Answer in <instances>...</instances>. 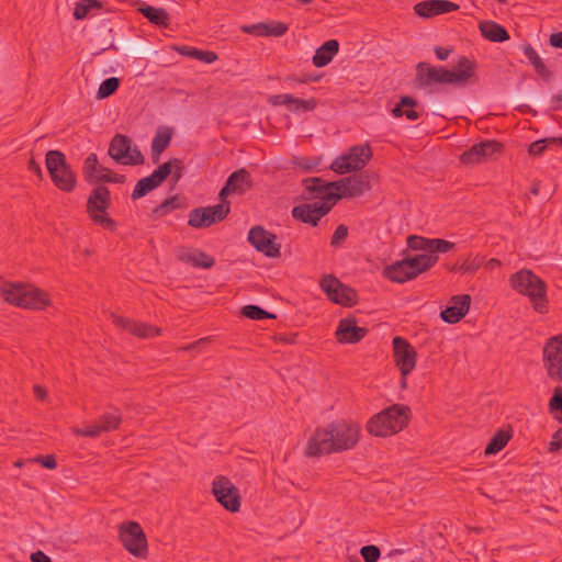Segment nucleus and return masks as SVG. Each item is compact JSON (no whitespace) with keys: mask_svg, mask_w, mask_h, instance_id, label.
Returning a JSON list of instances; mask_svg holds the SVG:
<instances>
[{"mask_svg":"<svg viewBox=\"0 0 562 562\" xmlns=\"http://www.w3.org/2000/svg\"><path fill=\"white\" fill-rule=\"evenodd\" d=\"M360 439V426L357 423L338 420L326 427L316 428L307 440L305 454L319 457L352 449Z\"/></svg>","mask_w":562,"mask_h":562,"instance_id":"obj_1","label":"nucleus"},{"mask_svg":"<svg viewBox=\"0 0 562 562\" xmlns=\"http://www.w3.org/2000/svg\"><path fill=\"white\" fill-rule=\"evenodd\" d=\"M476 64L468 57H461L457 69L437 67L426 61L416 65L415 86L428 92H434L438 85L465 86L475 77Z\"/></svg>","mask_w":562,"mask_h":562,"instance_id":"obj_2","label":"nucleus"},{"mask_svg":"<svg viewBox=\"0 0 562 562\" xmlns=\"http://www.w3.org/2000/svg\"><path fill=\"white\" fill-rule=\"evenodd\" d=\"M409 414L408 406L394 404L371 417L367 430L378 437L392 436L406 427Z\"/></svg>","mask_w":562,"mask_h":562,"instance_id":"obj_3","label":"nucleus"},{"mask_svg":"<svg viewBox=\"0 0 562 562\" xmlns=\"http://www.w3.org/2000/svg\"><path fill=\"white\" fill-rule=\"evenodd\" d=\"M509 283L515 291L529 297L536 312H548L546 283L531 270H519L510 277Z\"/></svg>","mask_w":562,"mask_h":562,"instance_id":"obj_4","label":"nucleus"},{"mask_svg":"<svg viewBox=\"0 0 562 562\" xmlns=\"http://www.w3.org/2000/svg\"><path fill=\"white\" fill-rule=\"evenodd\" d=\"M1 294L8 303L22 308L43 310L50 303L44 291L20 282L5 283L1 288Z\"/></svg>","mask_w":562,"mask_h":562,"instance_id":"obj_5","label":"nucleus"},{"mask_svg":"<svg viewBox=\"0 0 562 562\" xmlns=\"http://www.w3.org/2000/svg\"><path fill=\"white\" fill-rule=\"evenodd\" d=\"M438 261L435 255H416L395 261L384 269V277L392 282L404 283L429 270Z\"/></svg>","mask_w":562,"mask_h":562,"instance_id":"obj_6","label":"nucleus"},{"mask_svg":"<svg viewBox=\"0 0 562 562\" xmlns=\"http://www.w3.org/2000/svg\"><path fill=\"white\" fill-rule=\"evenodd\" d=\"M45 165L53 183L64 192L74 191L77 178L65 155L59 150H49L46 154Z\"/></svg>","mask_w":562,"mask_h":562,"instance_id":"obj_7","label":"nucleus"},{"mask_svg":"<svg viewBox=\"0 0 562 562\" xmlns=\"http://www.w3.org/2000/svg\"><path fill=\"white\" fill-rule=\"evenodd\" d=\"M111 205V193L106 187L98 186L89 194L87 200V213L90 220L108 231H114L116 224L108 215Z\"/></svg>","mask_w":562,"mask_h":562,"instance_id":"obj_8","label":"nucleus"},{"mask_svg":"<svg viewBox=\"0 0 562 562\" xmlns=\"http://www.w3.org/2000/svg\"><path fill=\"white\" fill-rule=\"evenodd\" d=\"M372 150L369 144L355 145L348 153L337 157L330 165V169L339 175L359 171L370 161Z\"/></svg>","mask_w":562,"mask_h":562,"instance_id":"obj_9","label":"nucleus"},{"mask_svg":"<svg viewBox=\"0 0 562 562\" xmlns=\"http://www.w3.org/2000/svg\"><path fill=\"white\" fill-rule=\"evenodd\" d=\"M119 538L123 547L132 555L138 559H146L148 553L147 538L138 522H122L119 526Z\"/></svg>","mask_w":562,"mask_h":562,"instance_id":"obj_10","label":"nucleus"},{"mask_svg":"<svg viewBox=\"0 0 562 562\" xmlns=\"http://www.w3.org/2000/svg\"><path fill=\"white\" fill-rule=\"evenodd\" d=\"M109 155L119 164L137 166L144 162V156L132 145V139L125 135L116 134L109 146Z\"/></svg>","mask_w":562,"mask_h":562,"instance_id":"obj_11","label":"nucleus"},{"mask_svg":"<svg viewBox=\"0 0 562 562\" xmlns=\"http://www.w3.org/2000/svg\"><path fill=\"white\" fill-rule=\"evenodd\" d=\"M543 367L548 376L562 382V335H555L547 340L542 350Z\"/></svg>","mask_w":562,"mask_h":562,"instance_id":"obj_12","label":"nucleus"},{"mask_svg":"<svg viewBox=\"0 0 562 562\" xmlns=\"http://www.w3.org/2000/svg\"><path fill=\"white\" fill-rule=\"evenodd\" d=\"M321 289L335 304L353 306L357 303V294L350 286L342 284L334 276H324L319 281Z\"/></svg>","mask_w":562,"mask_h":562,"instance_id":"obj_13","label":"nucleus"},{"mask_svg":"<svg viewBox=\"0 0 562 562\" xmlns=\"http://www.w3.org/2000/svg\"><path fill=\"white\" fill-rule=\"evenodd\" d=\"M212 493L215 499L228 512L236 513L240 508L238 488L223 475L216 476L212 483Z\"/></svg>","mask_w":562,"mask_h":562,"instance_id":"obj_14","label":"nucleus"},{"mask_svg":"<svg viewBox=\"0 0 562 562\" xmlns=\"http://www.w3.org/2000/svg\"><path fill=\"white\" fill-rule=\"evenodd\" d=\"M229 213V204L222 202L216 205L193 209L189 213L188 224L194 228L209 227L223 221Z\"/></svg>","mask_w":562,"mask_h":562,"instance_id":"obj_15","label":"nucleus"},{"mask_svg":"<svg viewBox=\"0 0 562 562\" xmlns=\"http://www.w3.org/2000/svg\"><path fill=\"white\" fill-rule=\"evenodd\" d=\"M334 186V193L342 198H357L371 189L369 177L363 173H355L338 181L329 182Z\"/></svg>","mask_w":562,"mask_h":562,"instance_id":"obj_16","label":"nucleus"},{"mask_svg":"<svg viewBox=\"0 0 562 562\" xmlns=\"http://www.w3.org/2000/svg\"><path fill=\"white\" fill-rule=\"evenodd\" d=\"M248 241L251 246L265 254L267 257L276 258L280 256V244L277 243V236L262 226H255L248 233Z\"/></svg>","mask_w":562,"mask_h":562,"instance_id":"obj_17","label":"nucleus"},{"mask_svg":"<svg viewBox=\"0 0 562 562\" xmlns=\"http://www.w3.org/2000/svg\"><path fill=\"white\" fill-rule=\"evenodd\" d=\"M394 361L403 376L408 375L416 366L417 353L414 347L403 337L393 338Z\"/></svg>","mask_w":562,"mask_h":562,"instance_id":"obj_18","label":"nucleus"},{"mask_svg":"<svg viewBox=\"0 0 562 562\" xmlns=\"http://www.w3.org/2000/svg\"><path fill=\"white\" fill-rule=\"evenodd\" d=\"M503 145L496 140H484L471 146L461 156L460 160L464 165H476L486 161L496 154L502 153Z\"/></svg>","mask_w":562,"mask_h":562,"instance_id":"obj_19","label":"nucleus"},{"mask_svg":"<svg viewBox=\"0 0 562 562\" xmlns=\"http://www.w3.org/2000/svg\"><path fill=\"white\" fill-rule=\"evenodd\" d=\"M334 203L315 201L303 203L292 209V216L303 223L316 226L319 220L333 207Z\"/></svg>","mask_w":562,"mask_h":562,"instance_id":"obj_20","label":"nucleus"},{"mask_svg":"<svg viewBox=\"0 0 562 562\" xmlns=\"http://www.w3.org/2000/svg\"><path fill=\"white\" fill-rule=\"evenodd\" d=\"M169 172L167 165H160L150 176L138 180L132 192V199H140L158 188L169 177Z\"/></svg>","mask_w":562,"mask_h":562,"instance_id":"obj_21","label":"nucleus"},{"mask_svg":"<svg viewBox=\"0 0 562 562\" xmlns=\"http://www.w3.org/2000/svg\"><path fill=\"white\" fill-rule=\"evenodd\" d=\"M113 324L138 338H150L160 334V328L122 316L112 315Z\"/></svg>","mask_w":562,"mask_h":562,"instance_id":"obj_22","label":"nucleus"},{"mask_svg":"<svg viewBox=\"0 0 562 562\" xmlns=\"http://www.w3.org/2000/svg\"><path fill=\"white\" fill-rule=\"evenodd\" d=\"M459 5L448 0H425L414 5L415 13L425 19L457 11Z\"/></svg>","mask_w":562,"mask_h":562,"instance_id":"obj_23","label":"nucleus"},{"mask_svg":"<svg viewBox=\"0 0 562 562\" xmlns=\"http://www.w3.org/2000/svg\"><path fill=\"white\" fill-rule=\"evenodd\" d=\"M471 296L468 294L454 295L451 305L441 311L440 316L448 324H456L463 318L470 308Z\"/></svg>","mask_w":562,"mask_h":562,"instance_id":"obj_24","label":"nucleus"},{"mask_svg":"<svg viewBox=\"0 0 562 562\" xmlns=\"http://www.w3.org/2000/svg\"><path fill=\"white\" fill-rule=\"evenodd\" d=\"M368 329L357 326L356 319L342 318L336 329V337L342 344H357L367 335Z\"/></svg>","mask_w":562,"mask_h":562,"instance_id":"obj_25","label":"nucleus"},{"mask_svg":"<svg viewBox=\"0 0 562 562\" xmlns=\"http://www.w3.org/2000/svg\"><path fill=\"white\" fill-rule=\"evenodd\" d=\"M251 187L250 173L241 168L239 170L234 171L227 179L225 186L222 188L220 192V196L224 199L225 196L237 193L243 194Z\"/></svg>","mask_w":562,"mask_h":562,"instance_id":"obj_26","label":"nucleus"},{"mask_svg":"<svg viewBox=\"0 0 562 562\" xmlns=\"http://www.w3.org/2000/svg\"><path fill=\"white\" fill-rule=\"evenodd\" d=\"M240 30L246 34H251L255 36L281 37L288 32L289 27L283 22H259L250 25H243Z\"/></svg>","mask_w":562,"mask_h":562,"instance_id":"obj_27","label":"nucleus"},{"mask_svg":"<svg viewBox=\"0 0 562 562\" xmlns=\"http://www.w3.org/2000/svg\"><path fill=\"white\" fill-rule=\"evenodd\" d=\"M306 190L315 199H319L321 202L335 203L340 200V195L334 193V186H328L329 182L323 181L321 178H308L305 181Z\"/></svg>","mask_w":562,"mask_h":562,"instance_id":"obj_28","label":"nucleus"},{"mask_svg":"<svg viewBox=\"0 0 562 562\" xmlns=\"http://www.w3.org/2000/svg\"><path fill=\"white\" fill-rule=\"evenodd\" d=\"M177 258L195 268L210 269L215 263L212 256L199 249L182 248L177 252Z\"/></svg>","mask_w":562,"mask_h":562,"instance_id":"obj_29","label":"nucleus"},{"mask_svg":"<svg viewBox=\"0 0 562 562\" xmlns=\"http://www.w3.org/2000/svg\"><path fill=\"white\" fill-rule=\"evenodd\" d=\"M339 50L337 40H328L322 44L315 52L312 61L317 68L327 66Z\"/></svg>","mask_w":562,"mask_h":562,"instance_id":"obj_30","label":"nucleus"},{"mask_svg":"<svg viewBox=\"0 0 562 562\" xmlns=\"http://www.w3.org/2000/svg\"><path fill=\"white\" fill-rule=\"evenodd\" d=\"M480 31L482 36L491 42L502 43L509 38L507 30L501 24L493 21H486L481 23Z\"/></svg>","mask_w":562,"mask_h":562,"instance_id":"obj_31","label":"nucleus"},{"mask_svg":"<svg viewBox=\"0 0 562 562\" xmlns=\"http://www.w3.org/2000/svg\"><path fill=\"white\" fill-rule=\"evenodd\" d=\"M137 11L142 13L150 23L157 26L167 27L170 24L169 13L162 8H155L148 4H143L137 8Z\"/></svg>","mask_w":562,"mask_h":562,"instance_id":"obj_32","label":"nucleus"},{"mask_svg":"<svg viewBox=\"0 0 562 562\" xmlns=\"http://www.w3.org/2000/svg\"><path fill=\"white\" fill-rule=\"evenodd\" d=\"M416 105L417 101L414 98L404 95L392 110V114L395 117L405 116L408 121H416L419 119V113L415 110Z\"/></svg>","mask_w":562,"mask_h":562,"instance_id":"obj_33","label":"nucleus"},{"mask_svg":"<svg viewBox=\"0 0 562 562\" xmlns=\"http://www.w3.org/2000/svg\"><path fill=\"white\" fill-rule=\"evenodd\" d=\"M512 438L509 430L498 429L485 448V456H493L505 448Z\"/></svg>","mask_w":562,"mask_h":562,"instance_id":"obj_34","label":"nucleus"},{"mask_svg":"<svg viewBox=\"0 0 562 562\" xmlns=\"http://www.w3.org/2000/svg\"><path fill=\"white\" fill-rule=\"evenodd\" d=\"M171 142V132L158 131L151 140V156L154 162H157L161 153L169 146Z\"/></svg>","mask_w":562,"mask_h":562,"instance_id":"obj_35","label":"nucleus"},{"mask_svg":"<svg viewBox=\"0 0 562 562\" xmlns=\"http://www.w3.org/2000/svg\"><path fill=\"white\" fill-rule=\"evenodd\" d=\"M522 52H524V55L526 56V58L528 59V61L533 66L536 72L539 76H541L543 78L550 77L551 74H550L549 69L547 68V66L544 65V63L542 61V59L540 58L538 53L535 50V48L530 44L524 45Z\"/></svg>","mask_w":562,"mask_h":562,"instance_id":"obj_36","label":"nucleus"},{"mask_svg":"<svg viewBox=\"0 0 562 562\" xmlns=\"http://www.w3.org/2000/svg\"><path fill=\"white\" fill-rule=\"evenodd\" d=\"M178 52L196 60L203 61L205 64H212L217 60V54L211 50H201L190 46H182L178 48Z\"/></svg>","mask_w":562,"mask_h":562,"instance_id":"obj_37","label":"nucleus"},{"mask_svg":"<svg viewBox=\"0 0 562 562\" xmlns=\"http://www.w3.org/2000/svg\"><path fill=\"white\" fill-rule=\"evenodd\" d=\"M101 169H106L105 167L101 166L98 161V157L94 153H91L85 160L83 164V175L86 179L91 181H98L99 177L101 176Z\"/></svg>","mask_w":562,"mask_h":562,"instance_id":"obj_38","label":"nucleus"},{"mask_svg":"<svg viewBox=\"0 0 562 562\" xmlns=\"http://www.w3.org/2000/svg\"><path fill=\"white\" fill-rule=\"evenodd\" d=\"M121 414L117 409L106 412L98 419L103 432L112 431L119 428L121 424Z\"/></svg>","mask_w":562,"mask_h":562,"instance_id":"obj_39","label":"nucleus"},{"mask_svg":"<svg viewBox=\"0 0 562 562\" xmlns=\"http://www.w3.org/2000/svg\"><path fill=\"white\" fill-rule=\"evenodd\" d=\"M321 157H308V156H293L291 159V164L305 171H313L321 165Z\"/></svg>","mask_w":562,"mask_h":562,"instance_id":"obj_40","label":"nucleus"},{"mask_svg":"<svg viewBox=\"0 0 562 562\" xmlns=\"http://www.w3.org/2000/svg\"><path fill=\"white\" fill-rule=\"evenodd\" d=\"M102 7L99 0H81L76 3L74 10V18L76 20H83L88 16L92 9H100Z\"/></svg>","mask_w":562,"mask_h":562,"instance_id":"obj_41","label":"nucleus"},{"mask_svg":"<svg viewBox=\"0 0 562 562\" xmlns=\"http://www.w3.org/2000/svg\"><path fill=\"white\" fill-rule=\"evenodd\" d=\"M549 412L553 418L562 423V386H557L553 395L549 401Z\"/></svg>","mask_w":562,"mask_h":562,"instance_id":"obj_42","label":"nucleus"},{"mask_svg":"<svg viewBox=\"0 0 562 562\" xmlns=\"http://www.w3.org/2000/svg\"><path fill=\"white\" fill-rule=\"evenodd\" d=\"M120 86V79L116 77H110L103 80L98 89L97 98L105 99L112 95Z\"/></svg>","mask_w":562,"mask_h":562,"instance_id":"obj_43","label":"nucleus"},{"mask_svg":"<svg viewBox=\"0 0 562 562\" xmlns=\"http://www.w3.org/2000/svg\"><path fill=\"white\" fill-rule=\"evenodd\" d=\"M241 314L250 319H265V318H276V315L270 314L266 310L261 308L257 305H246L241 308Z\"/></svg>","mask_w":562,"mask_h":562,"instance_id":"obj_44","label":"nucleus"},{"mask_svg":"<svg viewBox=\"0 0 562 562\" xmlns=\"http://www.w3.org/2000/svg\"><path fill=\"white\" fill-rule=\"evenodd\" d=\"M430 240L431 238H426L423 236L411 235L407 238V246L412 250H422L424 254H430Z\"/></svg>","mask_w":562,"mask_h":562,"instance_id":"obj_45","label":"nucleus"},{"mask_svg":"<svg viewBox=\"0 0 562 562\" xmlns=\"http://www.w3.org/2000/svg\"><path fill=\"white\" fill-rule=\"evenodd\" d=\"M317 106V100L315 98H310L306 100L295 98L293 106H291V112L296 114L312 112Z\"/></svg>","mask_w":562,"mask_h":562,"instance_id":"obj_46","label":"nucleus"},{"mask_svg":"<svg viewBox=\"0 0 562 562\" xmlns=\"http://www.w3.org/2000/svg\"><path fill=\"white\" fill-rule=\"evenodd\" d=\"M554 144V139L551 137L538 139L529 145L528 153L530 156L539 157L544 150Z\"/></svg>","mask_w":562,"mask_h":562,"instance_id":"obj_47","label":"nucleus"},{"mask_svg":"<svg viewBox=\"0 0 562 562\" xmlns=\"http://www.w3.org/2000/svg\"><path fill=\"white\" fill-rule=\"evenodd\" d=\"M483 263V258L482 257H474V258H467L463 260V262L457 267L454 266L452 268L453 271L456 270H460L462 272H469V273H473L475 272Z\"/></svg>","mask_w":562,"mask_h":562,"instance_id":"obj_48","label":"nucleus"},{"mask_svg":"<svg viewBox=\"0 0 562 562\" xmlns=\"http://www.w3.org/2000/svg\"><path fill=\"white\" fill-rule=\"evenodd\" d=\"M162 165H167L168 169L170 170L169 176H171L173 183H177L181 179L183 173V161L180 159H172L167 162H164Z\"/></svg>","mask_w":562,"mask_h":562,"instance_id":"obj_49","label":"nucleus"},{"mask_svg":"<svg viewBox=\"0 0 562 562\" xmlns=\"http://www.w3.org/2000/svg\"><path fill=\"white\" fill-rule=\"evenodd\" d=\"M430 245H431V248H430L429 255H435V256H437L438 252H441V254L448 252L451 249H453V247H454L453 243L446 240V239H440V238H431Z\"/></svg>","mask_w":562,"mask_h":562,"instance_id":"obj_50","label":"nucleus"},{"mask_svg":"<svg viewBox=\"0 0 562 562\" xmlns=\"http://www.w3.org/2000/svg\"><path fill=\"white\" fill-rule=\"evenodd\" d=\"M102 432H103V430H102L101 426L99 425L98 420L94 424L88 425L83 428H75L74 429V434H76L77 436L90 437V438H97Z\"/></svg>","mask_w":562,"mask_h":562,"instance_id":"obj_51","label":"nucleus"},{"mask_svg":"<svg viewBox=\"0 0 562 562\" xmlns=\"http://www.w3.org/2000/svg\"><path fill=\"white\" fill-rule=\"evenodd\" d=\"M360 554L364 562H376L380 559L381 551L374 544L363 546L360 549Z\"/></svg>","mask_w":562,"mask_h":562,"instance_id":"obj_52","label":"nucleus"},{"mask_svg":"<svg viewBox=\"0 0 562 562\" xmlns=\"http://www.w3.org/2000/svg\"><path fill=\"white\" fill-rule=\"evenodd\" d=\"M125 176L124 175H117L111 171L109 168L101 169V176L99 177L98 181L102 182H111V183H123L125 182Z\"/></svg>","mask_w":562,"mask_h":562,"instance_id":"obj_53","label":"nucleus"},{"mask_svg":"<svg viewBox=\"0 0 562 562\" xmlns=\"http://www.w3.org/2000/svg\"><path fill=\"white\" fill-rule=\"evenodd\" d=\"M347 236H348V227L344 224L337 226V228L335 229V232L331 236L330 245L333 247H339L341 245V243L347 238Z\"/></svg>","mask_w":562,"mask_h":562,"instance_id":"obj_54","label":"nucleus"},{"mask_svg":"<svg viewBox=\"0 0 562 562\" xmlns=\"http://www.w3.org/2000/svg\"><path fill=\"white\" fill-rule=\"evenodd\" d=\"M562 446V428L558 429L553 436L552 440L549 443V451L555 452L558 451Z\"/></svg>","mask_w":562,"mask_h":562,"instance_id":"obj_55","label":"nucleus"},{"mask_svg":"<svg viewBox=\"0 0 562 562\" xmlns=\"http://www.w3.org/2000/svg\"><path fill=\"white\" fill-rule=\"evenodd\" d=\"M35 462H40L46 469H55L57 467L56 459L53 454L37 457L34 459Z\"/></svg>","mask_w":562,"mask_h":562,"instance_id":"obj_56","label":"nucleus"},{"mask_svg":"<svg viewBox=\"0 0 562 562\" xmlns=\"http://www.w3.org/2000/svg\"><path fill=\"white\" fill-rule=\"evenodd\" d=\"M176 207V199H167L165 200L159 206L155 209V213L164 215L166 214L170 209Z\"/></svg>","mask_w":562,"mask_h":562,"instance_id":"obj_57","label":"nucleus"},{"mask_svg":"<svg viewBox=\"0 0 562 562\" xmlns=\"http://www.w3.org/2000/svg\"><path fill=\"white\" fill-rule=\"evenodd\" d=\"M27 169H29L31 172L35 173L40 180H42V179H43V171H42V168H41L40 164H37V162L35 161V159H34V158H31V159L29 160V162H27Z\"/></svg>","mask_w":562,"mask_h":562,"instance_id":"obj_58","label":"nucleus"},{"mask_svg":"<svg viewBox=\"0 0 562 562\" xmlns=\"http://www.w3.org/2000/svg\"><path fill=\"white\" fill-rule=\"evenodd\" d=\"M32 562H52L50 558L43 551H36L31 554Z\"/></svg>","mask_w":562,"mask_h":562,"instance_id":"obj_59","label":"nucleus"},{"mask_svg":"<svg viewBox=\"0 0 562 562\" xmlns=\"http://www.w3.org/2000/svg\"><path fill=\"white\" fill-rule=\"evenodd\" d=\"M549 43L553 47L562 48V32L552 33Z\"/></svg>","mask_w":562,"mask_h":562,"instance_id":"obj_60","label":"nucleus"},{"mask_svg":"<svg viewBox=\"0 0 562 562\" xmlns=\"http://www.w3.org/2000/svg\"><path fill=\"white\" fill-rule=\"evenodd\" d=\"M435 54H436V57L439 59V60H446L449 58L450 54H451V49L450 48H445V47H440V46H437L435 47Z\"/></svg>","mask_w":562,"mask_h":562,"instance_id":"obj_61","label":"nucleus"},{"mask_svg":"<svg viewBox=\"0 0 562 562\" xmlns=\"http://www.w3.org/2000/svg\"><path fill=\"white\" fill-rule=\"evenodd\" d=\"M282 97H285L281 101L282 105H285L288 108V110L291 111V106H293V103H294L296 97L289 94V93H284V94H282Z\"/></svg>","mask_w":562,"mask_h":562,"instance_id":"obj_62","label":"nucleus"},{"mask_svg":"<svg viewBox=\"0 0 562 562\" xmlns=\"http://www.w3.org/2000/svg\"><path fill=\"white\" fill-rule=\"evenodd\" d=\"M33 390H34V394H35L37 400H40V401H44L45 400V397H46V390L45 389H43L40 385H34Z\"/></svg>","mask_w":562,"mask_h":562,"instance_id":"obj_63","label":"nucleus"},{"mask_svg":"<svg viewBox=\"0 0 562 562\" xmlns=\"http://www.w3.org/2000/svg\"><path fill=\"white\" fill-rule=\"evenodd\" d=\"M283 98L284 97H282V94H277V95H272L269 101L272 105H282L281 101Z\"/></svg>","mask_w":562,"mask_h":562,"instance_id":"obj_64","label":"nucleus"}]
</instances>
